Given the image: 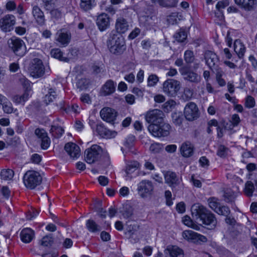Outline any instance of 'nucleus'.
<instances>
[{
  "label": "nucleus",
  "instance_id": "obj_1",
  "mask_svg": "<svg viewBox=\"0 0 257 257\" xmlns=\"http://www.w3.org/2000/svg\"><path fill=\"white\" fill-rule=\"evenodd\" d=\"M110 52L115 55H120L126 49L125 40L119 34L111 32L107 41Z\"/></svg>",
  "mask_w": 257,
  "mask_h": 257
},
{
  "label": "nucleus",
  "instance_id": "obj_2",
  "mask_svg": "<svg viewBox=\"0 0 257 257\" xmlns=\"http://www.w3.org/2000/svg\"><path fill=\"white\" fill-rule=\"evenodd\" d=\"M42 178L38 172L29 170L23 177V182L25 186L29 189H33L41 184Z\"/></svg>",
  "mask_w": 257,
  "mask_h": 257
},
{
  "label": "nucleus",
  "instance_id": "obj_3",
  "mask_svg": "<svg viewBox=\"0 0 257 257\" xmlns=\"http://www.w3.org/2000/svg\"><path fill=\"white\" fill-rule=\"evenodd\" d=\"M171 125L165 121L156 124H149L148 130L155 137H165L168 136L170 133Z\"/></svg>",
  "mask_w": 257,
  "mask_h": 257
},
{
  "label": "nucleus",
  "instance_id": "obj_4",
  "mask_svg": "<svg viewBox=\"0 0 257 257\" xmlns=\"http://www.w3.org/2000/svg\"><path fill=\"white\" fill-rule=\"evenodd\" d=\"M180 89V82L173 79H168L163 84V92L168 96L175 97Z\"/></svg>",
  "mask_w": 257,
  "mask_h": 257
},
{
  "label": "nucleus",
  "instance_id": "obj_5",
  "mask_svg": "<svg viewBox=\"0 0 257 257\" xmlns=\"http://www.w3.org/2000/svg\"><path fill=\"white\" fill-rule=\"evenodd\" d=\"M10 49L18 56H23L26 51V46L24 41L20 38L12 37L8 41Z\"/></svg>",
  "mask_w": 257,
  "mask_h": 257
},
{
  "label": "nucleus",
  "instance_id": "obj_6",
  "mask_svg": "<svg viewBox=\"0 0 257 257\" xmlns=\"http://www.w3.org/2000/svg\"><path fill=\"white\" fill-rule=\"evenodd\" d=\"M102 152V148L97 145H93L85 151L86 162L92 164L98 160Z\"/></svg>",
  "mask_w": 257,
  "mask_h": 257
},
{
  "label": "nucleus",
  "instance_id": "obj_7",
  "mask_svg": "<svg viewBox=\"0 0 257 257\" xmlns=\"http://www.w3.org/2000/svg\"><path fill=\"white\" fill-rule=\"evenodd\" d=\"M153 183L148 180H144L138 184L137 191L139 195L143 198L151 197L154 192Z\"/></svg>",
  "mask_w": 257,
  "mask_h": 257
},
{
  "label": "nucleus",
  "instance_id": "obj_8",
  "mask_svg": "<svg viewBox=\"0 0 257 257\" xmlns=\"http://www.w3.org/2000/svg\"><path fill=\"white\" fill-rule=\"evenodd\" d=\"M165 117V115L162 110L155 109L147 112L145 119L150 124L157 125L164 121Z\"/></svg>",
  "mask_w": 257,
  "mask_h": 257
},
{
  "label": "nucleus",
  "instance_id": "obj_9",
  "mask_svg": "<svg viewBox=\"0 0 257 257\" xmlns=\"http://www.w3.org/2000/svg\"><path fill=\"white\" fill-rule=\"evenodd\" d=\"M16 17L10 14H8L0 19V28L5 32H9L14 29L16 24Z\"/></svg>",
  "mask_w": 257,
  "mask_h": 257
},
{
  "label": "nucleus",
  "instance_id": "obj_10",
  "mask_svg": "<svg viewBox=\"0 0 257 257\" xmlns=\"http://www.w3.org/2000/svg\"><path fill=\"white\" fill-rule=\"evenodd\" d=\"M184 114L186 119L192 121L199 117L198 108L194 102L187 103L184 108Z\"/></svg>",
  "mask_w": 257,
  "mask_h": 257
},
{
  "label": "nucleus",
  "instance_id": "obj_11",
  "mask_svg": "<svg viewBox=\"0 0 257 257\" xmlns=\"http://www.w3.org/2000/svg\"><path fill=\"white\" fill-rule=\"evenodd\" d=\"M181 74L184 80L194 83H198L200 82L201 77L197 73L187 68L182 67L179 69Z\"/></svg>",
  "mask_w": 257,
  "mask_h": 257
},
{
  "label": "nucleus",
  "instance_id": "obj_12",
  "mask_svg": "<svg viewBox=\"0 0 257 257\" xmlns=\"http://www.w3.org/2000/svg\"><path fill=\"white\" fill-rule=\"evenodd\" d=\"M110 17L106 13H102L96 19V24L101 32L106 31L110 26Z\"/></svg>",
  "mask_w": 257,
  "mask_h": 257
},
{
  "label": "nucleus",
  "instance_id": "obj_13",
  "mask_svg": "<svg viewBox=\"0 0 257 257\" xmlns=\"http://www.w3.org/2000/svg\"><path fill=\"white\" fill-rule=\"evenodd\" d=\"M44 69L42 61L38 59H34L30 67L31 75L35 78L40 77L44 75Z\"/></svg>",
  "mask_w": 257,
  "mask_h": 257
},
{
  "label": "nucleus",
  "instance_id": "obj_14",
  "mask_svg": "<svg viewBox=\"0 0 257 257\" xmlns=\"http://www.w3.org/2000/svg\"><path fill=\"white\" fill-rule=\"evenodd\" d=\"M32 14L36 23L40 26L46 24V19L43 11L36 5H32Z\"/></svg>",
  "mask_w": 257,
  "mask_h": 257
},
{
  "label": "nucleus",
  "instance_id": "obj_15",
  "mask_svg": "<svg viewBox=\"0 0 257 257\" xmlns=\"http://www.w3.org/2000/svg\"><path fill=\"white\" fill-rule=\"evenodd\" d=\"M100 115L103 120L113 123L117 116V112L111 108L105 107L100 110Z\"/></svg>",
  "mask_w": 257,
  "mask_h": 257
},
{
  "label": "nucleus",
  "instance_id": "obj_16",
  "mask_svg": "<svg viewBox=\"0 0 257 257\" xmlns=\"http://www.w3.org/2000/svg\"><path fill=\"white\" fill-rule=\"evenodd\" d=\"M204 58L206 64L210 69L212 70L217 69L219 60L215 53L210 51H207L205 53Z\"/></svg>",
  "mask_w": 257,
  "mask_h": 257
},
{
  "label": "nucleus",
  "instance_id": "obj_17",
  "mask_svg": "<svg viewBox=\"0 0 257 257\" xmlns=\"http://www.w3.org/2000/svg\"><path fill=\"white\" fill-rule=\"evenodd\" d=\"M208 210L205 207L199 203L194 204L191 207L192 216L196 219H199L200 220L202 219Z\"/></svg>",
  "mask_w": 257,
  "mask_h": 257
},
{
  "label": "nucleus",
  "instance_id": "obj_18",
  "mask_svg": "<svg viewBox=\"0 0 257 257\" xmlns=\"http://www.w3.org/2000/svg\"><path fill=\"white\" fill-rule=\"evenodd\" d=\"M164 253L166 257H184L183 250L175 245H168Z\"/></svg>",
  "mask_w": 257,
  "mask_h": 257
},
{
  "label": "nucleus",
  "instance_id": "obj_19",
  "mask_svg": "<svg viewBox=\"0 0 257 257\" xmlns=\"http://www.w3.org/2000/svg\"><path fill=\"white\" fill-rule=\"evenodd\" d=\"M200 221L203 224L208 226L209 229L215 228L217 224V220L214 215L209 210L207 211Z\"/></svg>",
  "mask_w": 257,
  "mask_h": 257
},
{
  "label": "nucleus",
  "instance_id": "obj_20",
  "mask_svg": "<svg viewBox=\"0 0 257 257\" xmlns=\"http://www.w3.org/2000/svg\"><path fill=\"white\" fill-rule=\"evenodd\" d=\"M64 148L68 154L72 158H77L80 156V148L78 145L73 143H67Z\"/></svg>",
  "mask_w": 257,
  "mask_h": 257
},
{
  "label": "nucleus",
  "instance_id": "obj_21",
  "mask_svg": "<svg viewBox=\"0 0 257 257\" xmlns=\"http://www.w3.org/2000/svg\"><path fill=\"white\" fill-rule=\"evenodd\" d=\"M181 155L186 158L192 156L194 152V146L190 142L187 141L183 143L180 147Z\"/></svg>",
  "mask_w": 257,
  "mask_h": 257
},
{
  "label": "nucleus",
  "instance_id": "obj_22",
  "mask_svg": "<svg viewBox=\"0 0 257 257\" xmlns=\"http://www.w3.org/2000/svg\"><path fill=\"white\" fill-rule=\"evenodd\" d=\"M95 131L99 136L104 138L114 137L116 134L115 132H112L107 130L102 123L97 124Z\"/></svg>",
  "mask_w": 257,
  "mask_h": 257
},
{
  "label": "nucleus",
  "instance_id": "obj_23",
  "mask_svg": "<svg viewBox=\"0 0 257 257\" xmlns=\"http://www.w3.org/2000/svg\"><path fill=\"white\" fill-rule=\"evenodd\" d=\"M115 85L112 80H107L101 87V94L107 96L113 93L115 90Z\"/></svg>",
  "mask_w": 257,
  "mask_h": 257
},
{
  "label": "nucleus",
  "instance_id": "obj_24",
  "mask_svg": "<svg viewBox=\"0 0 257 257\" xmlns=\"http://www.w3.org/2000/svg\"><path fill=\"white\" fill-rule=\"evenodd\" d=\"M164 176L165 183L168 184L171 187H174L179 183L178 179L174 172L171 171L165 172L164 173Z\"/></svg>",
  "mask_w": 257,
  "mask_h": 257
},
{
  "label": "nucleus",
  "instance_id": "obj_25",
  "mask_svg": "<svg viewBox=\"0 0 257 257\" xmlns=\"http://www.w3.org/2000/svg\"><path fill=\"white\" fill-rule=\"evenodd\" d=\"M128 24L126 20L123 18H118L115 23V28L118 33H124L128 29Z\"/></svg>",
  "mask_w": 257,
  "mask_h": 257
},
{
  "label": "nucleus",
  "instance_id": "obj_26",
  "mask_svg": "<svg viewBox=\"0 0 257 257\" xmlns=\"http://www.w3.org/2000/svg\"><path fill=\"white\" fill-rule=\"evenodd\" d=\"M57 36L56 40L64 46H67L70 41L71 35L68 32H64L61 30L57 32Z\"/></svg>",
  "mask_w": 257,
  "mask_h": 257
},
{
  "label": "nucleus",
  "instance_id": "obj_27",
  "mask_svg": "<svg viewBox=\"0 0 257 257\" xmlns=\"http://www.w3.org/2000/svg\"><path fill=\"white\" fill-rule=\"evenodd\" d=\"M21 240L25 243L31 241L34 236V232L31 228H27L22 230L21 232Z\"/></svg>",
  "mask_w": 257,
  "mask_h": 257
},
{
  "label": "nucleus",
  "instance_id": "obj_28",
  "mask_svg": "<svg viewBox=\"0 0 257 257\" xmlns=\"http://www.w3.org/2000/svg\"><path fill=\"white\" fill-rule=\"evenodd\" d=\"M234 50L239 58H242L245 51V47L240 40H236L234 42Z\"/></svg>",
  "mask_w": 257,
  "mask_h": 257
},
{
  "label": "nucleus",
  "instance_id": "obj_29",
  "mask_svg": "<svg viewBox=\"0 0 257 257\" xmlns=\"http://www.w3.org/2000/svg\"><path fill=\"white\" fill-rule=\"evenodd\" d=\"M95 6V0H80V7L84 12L91 10Z\"/></svg>",
  "mask_w": 257,
  "mask_h": 257
},
{
  "label": "nucleus",
  "instance_id": "obj_30",
  "mask_svg": "<svg viewBox=\"0 0 257 257\" xmlns=\"http://www.w3.org/2000/svg\"><path fill=\"white\" fill-rule=\"evenodd\" d=\"M234 1L237 5L247 10L252 9L255 4V0H234Z\"/></svg>",
  "mask_w": 257,
  "mask_h": 257
},
{
  "label": "nucleus",
  "instance_id": "obj_31",
  "mask_svg": "<svg viewBox=\"0 0 257 257\" xmlns=\"http://www.w3.org/2000/svg\"><path fill=\"white\" fill-rule=\"evenodd\" d=\"M87 229L91 232H99L101 230V227L98 225L94 220L88 219L86 223Z\"/></svg>",
  "mask_w": 257,
  "mask_h": 257
},
{
  "label": "nucleus",
  "instance_id": "obj_32",
  "mask_svg": "<svg viewBox=\"0 0 257 257\" xmlns=\"http://www.w3.org/2000/svg\"><path fill=\"white\" fill-rule=\"evenodd\" d=\"M51 55L52 57L57 59L64 62H68L69 59L63 56V52L59 48H55L51 50Z\"/></svg>",
  "mask_w": 257,
  "mask_h": 257
},
{
  "label": "nucleus",
  "instance_id": "obj_33",
  "mask_svg": "<svg viewBox=\"0 0 257 257\" xmlns=\"http://www.w3.org/2000/svg\"><path fill=\"white\" fill-rule=\"evenodd\" d=\"M159 5L167 8H176L177 6L178 0H157Z\"/></svg>",
  "mask_w": 257,
  "mask_h": 257
},
{
  "label": "nucleus",
  "instance_id": "obj_34",
  "mask_svg": "<svg viewBox=\"0 0 257 257\" xmlns=\"http://www.w3.org/2000/svg\"><path fill=\"white\" fill-rule=\"evenodd\" d=\"M50 133L55 138H59L64 134V130L62 127L55 124L52 125Z\"/></svg>",
  "mask_w": 257,
  "mask_h": 257
},
{
  "label": "nucleus",
  "instance_id": "obj_35",
  "mask_svg": "<svg viewBox=\"0 0 257 257\" xmlns=\"http://www.w3.org/2000/svg\"><path fill=\"white\" fill-rule=\"evenodd\" d=\"M54 238L52 234H48L44 236L40 241V244L45 247H50L54 243Z\"/></svg>",
  "mask_w": 257,
  "mask_h": 257
},
{
  "label": "nucleus",
  "instance_id": "obj_36",
  "mask_svg": "<svg viewBox=\"0 0 257 257\" xmlns=\"http://www.w3.org/2000/svg\"><path fill=\"white\" fill-rule=\"evenodd\" d=\"M254 191V186L253 183L250 181H247L245 184L244 189V194L248 197H251L252 196Z\"/></svg>",
  "mask_w": 257,
  "mask_h": 257
},
{
  "label": "nucleus",
  "instance_id": "obj_37",
  "mask_svg": "<svg viewBox=\"0 0 257 257\" xmlns=\"http://www.w3.org/2000/svg\"><path fill=\"white\" fill-rule=\"evenodd\" d=\"M14 175V171L9 169H3L0 173L1 179L4 180H11L13 178Z\"/></svg>",
  "mask_w": 257,
  "mask_h": 257
},
{
  "label": "nucleus",
  "instance_id": "obj_38",
  "mask_svg": "<svg viewBox=\"0 0 257 257\" xmlns=\"http://www.w3.org/2000/svg\"><path fill=\"white\" fill-rule=\"evenodd\" d=\"M182 221L185 225L191 227L195 230H199L200 229V226L197 224H195L191 219L190 217L187 215L185 216L183 218Z\"/></svg>",
  "mask_w": 257,
  "mask_h": 257
},
{
  "label": "nucleus",
  "instance_id": "obj_39",
  "mask_svg": "<svg viewBox=\"0 0 257 257\" xmlns=\"http://www.w3.org/2000/svg\"><path fill=\"white\" fill-rule=\"evenodd\" d=\"M139 167V163L137 161L128 162L126 166L125 172L127 174L134 172Z\"/></svg>",
  "mask_w": 257,
  "mask_h": 257
},
{
  "label": "nucleus",
  "instance_id": "obj_40",
  "mask_svg": "<svg viewBox=\"0 0 257 257\" xmlns=\"http://www.w3.org/2000/svg\"><path fill=\"white\" fill-rule=\"evenodd\" d=\"M56 93L54 89H49L48 94H47L44 97V101L45 103L46 104H48L51 102H52L53 99L56 98Z\"/></svg>",
  "mask_w": 257,
  "mask_h": 257
},
{
  "label": "nucleus",
  "instance_id": "obj_41",
  "mask_svg": "<svg viewBox=\"0 0 257 257\" xmlns=\"http://www.w3.org/2000/svg\"><path fill=\"white\" fill-rule=\"evenodd\" d=\"M29 94L28 91L22 95H16L13 97V100L17 103H23L28 99Z\"/></svg>",
  "mask_w": 257,
  "mask_h": 257
},
{
  "label": "nucleus",
  "instance_id": "obj_42",
  "mask_svg": "<svg viewBox=\"0 0 257 257\" xmlns=\"http://www.w3.org/2000/svg\"><path fill=\"white\" fill-rule=\"evenodd\" d=\"M195 235H196V232L190 230H185L182 232L183 237L188 241L194 242Z\"/></svg>",
  "mask_w": 257,
  "mask_h": 257
},
{
  "label": "nucleus",
  "instance_id": "obj_43",
  "mask_svg": "<svg viewBox=\"0 0 257 257\" xmlns=\"http://www.w3.org/2000/svg\"><path fill=\"white\" fill-rule=\"evenodd\" d=\"M224 200L227 203H232L236 197L234 192L230 190H227L223 195Z\"/></svg>",
  "mask_w": 257,
  "mask_h": 257
},
{
  "label": "nucleus",
  "instance_id": "obj_44",
  "mask_svg": "<svg viewBox=\"0 0 257 257\" xmlns=\"http://www.w3.org/2000/svg\"><path fill=\"white\" fill-rule=\"evenodd\" d=\"M174 37L177 41L183 42L187 38V33L185 31L180 30L175 34Z\"/></svg>",
  "mask_w": 257,
  "mask_h": 257
},
{
  "label": "nucleus",
  "instance_id": "obj_45",
  "mask_svg": "<svg viewBox=\"0 0 257 257\" xmlns=\"http://www.w3.org/2000/svg\"><path fill=\"white\" fill-rule=\"evenodd\" d=\"M57 0H43L44 8L46 11H49L56 6Z\"/></svg>",
  "mask_w": 257,
  "mask_h": 257
},
{
  "label": "nucleus",
  "instance_id": "obj_46",
  "mask_svg": "<svg viewBox=\"0 0 257 257\" xmlns=\"http://www.w3.org/2000/svg\"><path fill=\"white\" fill-rule=\"evenodd\" d=\"M126 233L128 235V238L132 243H135L139 240L138 236L135 231L128 229L127 232Z\"/></svg>",
  "mask_w": 257,
  "mask_h": 257
},
{
  "label": "nucleus",
  "instance_id": "obj_47",
  "mask_svg": "<svg viewBox=\"0 0 257 257\" xmlns=\"http://www.w3.org/2000/svg\"><path fill=\"white\" fill-rule=\"evenodd\" d=\"M184 60L187 63H191L194 61V55L193 52L191 50H186L184 53Z\"/></svg>",
  "mask_w": 257,
  "mask_h": 257
},
{
  "label": "nucleus",
  "instance_id": "obj_48",
  "mask_svg": "<svg viewBox=\"0 0 257 257\" xmlns=\"http://www.w3.org/2000/svg\"><path fill=\"white\" fill-rule=\"evenodd\" d=\"M216 212L218 214L227 216L230 214V210L227 206L219 205Z\"/></svg>",
  "mask_w": 257,
  "mask_h": 257
},
{
  "label": "nucleus",
  "instance_id": "obj_49",
  "mask_svg": "<svg viewBox=\"0 0 257 257\" xmlns=\"http://www.w3.org/2000/svg\"><path fill=\"white\" fill-rule=\"evenodd\" d=\"M208 203L209 207L215 212L219 207L220 204L217 202L215 198H210L208 199Z\"/></svg>",
  "mask_w": 257,
  "mask_h": 257
},
{
  "label": "nucleus",
  "instance_id": "obj_50",
  "mask_svg": "<svg viewBox=\"0 0 257 257\" xmlns=\"http://www.w3.org/2000/svg\"><path fill=\"white\" fill-rule=\"evenodd\" d=\"M49 11L52 19L58 20L61 18L62 13L58 9H53V8Z\"/></svg>",
  "mask_w": 257,
  "mask_h": 257
},
{
  "label": "nucleus",
  "instance_id": "obj_51",
  "mask_svg": "<svg viewBox=\"0 0 257 257\" xmlns=\"http://www.w3.org/2000/svg\"><path fill=\"white\" fill-rule=\"evenodd\" d=\"M229 149L223 145L218 147L217 154L220 157H225L228 153Z\"/></svg>",
  "mask_w": 257,
  "mask_h": 257
},
{
  "label": "nucleus",
  "instance_id": "obj_52",
  "mask_svg": "<svg viewBox=\"0 0 257 257\" xmlns=\"http://www.w3.org/2000/svg\"><path fill=\"white\" fill-rule=\"evenodd\" d=\"M159 81V77L155 74L150 75L148 78V85L149 86H154Z\"/></svg>",
  "mask_w": 257,
  "mask_h": 257
},
{
  "label": "nucleus",
  "instance_id": "obj_53",
  "mask_svg": "<svg viewBox=\"0 0 257 257\" xmlns=\"http://www.w3.org/2000/svg\"><path fill=\"white\" fill-rule=\"evenodd\" d=\"M17 79L19 82L24 86V87L28 88L30 85V81L23 75L19 74L17 75Z\"/></svg>",
  "mask_w": 257,
  "mask_h": 257
},
{
  "label": "nucleus",
  "instance_id": "obj_54",
  "mask_svg": "<svg viewBox=\"0 0 257 257\" xmlns=\"http://www.w3.org/2000/svg\"><path fill=\"white\" fill-rule=\"evenodd\" d=\"M3 109L4 111L7 113H11L13 111L12 104L9 101H7L3 103Z\"/></svg>",
  "mask_w": 257,
  "mask_h": 257
},
{
  "label": "nucleus",
  "instance_id": "obj_55",
  "mask_svg": "<svg viewBox=\"0 0 257 257\" xmlns=\"http://www.w3.org/2000/svg\"><path fill=\"white\" fill-rule=\"evenodd\" d=\"M176 102L173 100H170L165 102L163 105V108L164 111H169L171 110L172 108L175 106Z\"/></svg>",
  "mask_w": 257,
  "mask_h": 257
},
{
  "label": "nucleus",
  "instance_id": "obj_56",
  "mask_svg": "<svg viewBox=\"0 0 257 257\" xmlns=\"http://www.w3.org/2000/svg\"><path fill=\"white\" fill-rule=\"evenodd\" d=\"M255 105V100L254 98L251 96H248L246 98L245 105L246 107L250 108L254 107Z\"/></svg>",
  "mask_w": 257,
  "mask_h": 257
},
{
  "label": "nucleus",
  "instance_id": "obj_57",
  "mask_svg": "<svg viewBox=\"0 0 257 257\" xmlns=\"http://www.w3.org/2000/svg\"><path fill=\"white\" fill-rule=\"evenodd\" d=\"M207 241V238L206 236L196 232V235H195V239H194V242L201 243H204Z\"/></svg>",
  "mask_w": 257,
  "mask_h": 257
},
{
  "label": "nucleus",
  "instance_id": "obj_58",
  "mask_svg": "<svg viewBox=\"0 0 257 257\" xmlns=\"http://www.w3.org/2000/svg\"><path fill=\"white\" fill-rule=\"evenodd\" d=\"M41 148L44 149L46 150L50 146V138L47 136L45 137H43L42 139H41Z\"/></svg>",
  "mask_w": 257,
  "mask_h": 257
},
{
  "label": "nucleus",
  "instance_id": "obj_59",
  "mask_svg": "<svg viewBox=\"0 0 257 257\" xmlns=\"http://www.w3.org/2000/svg\"><path fill=\"white\" fill-rule=\"evenodd\" d=\"M35 135L41 139H42L43 137H45L47 136V134L46 131L43 129L37 128L35 131Z\"/></svg>",
  "mask_w": 257,
  "mask_h": 257
},
{
  "label": "nucleus",
  "instance_id": "obj_60",
  "mask_svg": "<svg viewBox=\"0 0 257 257\" xmlns=\"http://www.w3.org/2000/svg\"><path fill=\"white\" fill-rule=\"evenodd\" d=\"M229 5V2L227 0H222L219 1L216 5V8L218 10L224 9Z\"/></svg>",
  "mask_w": 257,
  "mask_h": 257
},
{
  "label": "nucleus",
  "instance_id": "obj_61",
  "mask_svg": "<svg viewBox=\"0 0 257 257\" xmlns=\"http://www.w3.org/2000/svg\"><path fill=\"white\" fill-rule=\"evenodd\" d=\"M17 6L16 3L13 1H10L7 2L6 8L9 11H14L16 9Z\"/></svg>",
  "mask_w": 257,
  "mask_h": 257
},
{
  "label": "nucleus",
  "instance_id": "obj_62",
  "mask_svg": "<svg viewBox=\"0 0 257 257\" xmlns=\"http://www.w3.org/2000/svg\"><path fill=\"white\" fill-rule=\"evenodd\" d=\"M240 121L238 114H234L232 115L231 122L234 126H237Z\"/></svg>",
  "mask_w": 257,
  "mask_h": 257
},
{
  "label": "nucleus",
  "instance_id": "obj_63",
  "mask_svg": "<svg viewBox=\"0 0 257 257\" xmlns=\"http://www.w3.org/2000/svg\"><path fill=\"white\" fill-rule=\"evenodd\" d=\"M81 101L83 103H86L87 104H90L91 102V100L89 95L88 94H83L81 95L80 97Z\"/></svg>",
  "mask_w": 257,
  "mask_h": 257
},
{
  "label": "nucleus",
  "instance_id": "obj_64",
  "mask_svg": "<svg viewBox=\"0 0 257 257\" xmlns=\"http://www.w3.org/2000/svg\"><path fill=\"white\" fill-rule=\"evenodd\" d=\"M98 181L99 184L102 186H106L108 183V179L104 176H99L98 178Z\"/></svg>",
  "mask_w": 257,
  "mask_h": 257
}]
</instances>
